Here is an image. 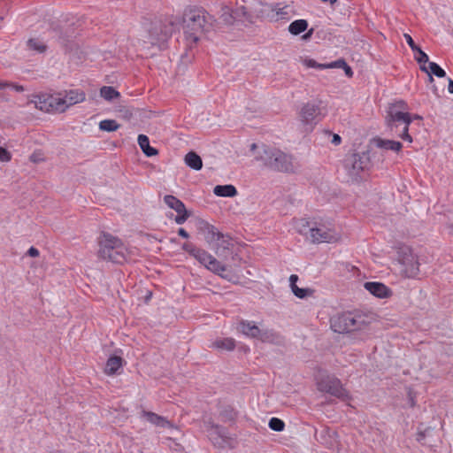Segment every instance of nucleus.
<instances>
[{
    "label": "nucleus",
    "instance_id": "f257e3e1",
    "mask_svg": "<svg viewBox=\"0 0 453 453\" xmlns=\"http://www.w3.org/2000/svg\"><path fill=\"white\" fill-rule=\"evenodd\" d=\"M215 21L214 18L203 8H190L183 17V29L186 40L196 43L208 32Z\"/></svg>",
    "mask_w": 453,
    "mask_h": 453
},
{
    "label": "nucleus",
    "instance_id": "f03ea898",
    "mask_svg": "<svg viewBox=\"0 0 453 453\" xmlns=\"http://www.w3.org/2000/svg\"><path fill=\"white\" fill-rule=\"evenodd\" d=\"M258 149L255 158L273 171L282 173H293L296 166L292 156L276 149L266 146L258 148L256 143L251 144V150Z\"/></svg>",
    "mask_w": 453,
    "mask_h": 453
},
{
    "label": "nucleus",
    "instance_id": "7ed1b4c3",
    "mask_svg": "<svg viewBox=\"0 0 453 453\" xmlns=\"http://www.w3.org/2000/svg\"><path fill=\"white\" fill-rule=\"evenodd\" d=\"M296 231L313 244L334 243L341 239V234L329 224L315 222L311 224L305 219L296 222Z\"/></svg>",
    "mask_w": 453,
    "mask_h": 453
},
{
    "label": "nucleus",
    "instance_id": "20e7f679",
    "mask_svg": "<svg viewBox=\"0 0 453 453\" xmlns=\"http://www.w3.org/2000/svg\"><path fill=\"white\" fill-rule=\"evenodd\" d=\"M99 246L98 256L104 260L123 264L129 257V251L121 240L110 234H103Z\"/></svg>",
    "mask_w": 453,
    "mask_h": 453
},
{
    "label": "nucleus",
    "instance_id": "39448f33",
    "mask_svg": "<svg viewBox=\"0 0 453 453\" xmlns=\"http://www.w3.org/2000/svg\"><path fill=\"white\" fill-rule=\"evenodd\" d=\"M174 27L175 22L172 18L154 19L148 28V42L150 45L161 46L172 36Z\"/></svg>",
    "mask_w": 453,
    "mask_h": 453
},
{
    "label": "nucleus",
    "instance_id": "423d86ee",
    "mask_svg": "<svg viewBox=\"0 0 453 453\" xmlns=\"http://www.w3.org/2000/svg\"><path fill=\"white\" fill-rule=\"evenodd\" d=\"M370 165L371 160L367 152L348 154L343 160L344 170L353 181L358 180Z\"/></svg>",
    "mask_w": 453,
    "mask_h": 453
},
{
    "label": "nucleus",
    "instance_id": "0eeeda50",
    "mask_svg": "<svg viewBox=\"0 0 453 453\" xmlns=\"http://www.w3.org/2000/svg\"><path fill=\"white\" fill-rule=\"evenodd\" d=\"M397 262L400 273L407 278H414L419 273V262L409 247H401L397 250Z\"/></svg>",
    "mask_w": 453,
    "mask_h": 453
},
{
    "label": "nucleus",
    "instance_id": "6e6552de",
    "mask_svg": "<svg viewBox=\"0 0 453 453\" xmlns=\"http://www.w3.org/2000/svg\"><path fill=\"white\" fill-rule=\"evenodd\" d=\"M331 328L339 334H344L355 330H359L365 324L360 316L352 313H342L331 319Z\"/></svg>",
    "mask_w": 453,
    "mask_h": 453
},
{
    "label": "nucleus",
    "instance_id": "1a4fd4ad",
    "mask_svg": "<svg viewBox=\"0 0 453 453\" xmlns=\"http://www.w3.org/2000/svg\"><path fill=\"white\" fill-rule=\"evenodd\" d=\"M386 122L390 130H394L397 128L398 124H403V131L398 134V136L409 142H412V138L409 134V126L412 122L411 116L407 111H403L401 110H388L386 117Z\"/></svg>",
    "mask_w": 453,
    "mask_h": 453
},
{
    "label": "nucleus",
    "instance_id": "9d476101",
    "mask_svg": "<svg viewBox=\"0 0 453 453\" xmlns=\"http://www.w3.org/2000/svg\"><path fill=\"white\" fill-rule=\"evenodd\" d=\"M320 108L317 104H304L298 112V119L303 131L311 132L320 119Z\"/></svg>",
    "mask_w": 453,
    "mask_h": 453
},
{
    "label": "nucleus",
    "instance_id": "9b49d317",
    "mask_svg": "<svg viewBox=\"0 0 453 453\" xmlns=\"http://www.w3.org/2000/svg\"><path fill=\"white\" fill-rule=\"evenodd\" d=\"M317 387L319 391L328 393L335 397L341 399L348 397V392L336 377L329 375L321 377L318 380Z\"/></svg>",
    "mask_w": 453,
    "mask_h": 453
},
{
    "label": "nucleus",
    "instance_id": "f8f14e48",
    "mask_svg": "<svg viewBox=\"0 0 453 453\" xmlns=\"http://www.w3.org/2000/svg\"><path fill=\"white\" fill-rule=\"evenodd\" d=\"M35 107L42 111H59L64 112L65 111V102L62 97L55 96L52 95L42 94L35 96Z\"/></svg>",
    "mask_w": 453,
    "mask_h": 453
},
{
    "label": "nucleus",
    "instance_id": "ddd939ff",
    "mask_svg": "<svg viewBox=\"0 0 453 453\" xmlns=\"http://www.w3.org/2000/svg\"><path fill=\"white\" fill-rule=\"evenodd\" d=\"M190 255L214 273L222 276V273L226 271V267L204 250L192 248L190 249Z\"/></svg>",
    "mask_w": 453,
    "mask_h": 453
},
{
    "label": "nucleus",
    "instance_id": "4468645a",
    "mask_svg": "<svg viewBox=\"0 0 453 453\" xmlns=\"http://www.w3.org/2000/svg\"><path fill=\"white\" fill-rule=\"evenodd\" d=\"M206 428L210 432L209 436L214 444H220V441H226L229 439L227 431L223 426L214 424L211 421H205Z\"/></svg>",
    "mask_w": 453,
    "mask_h": 453
},
{
    "label": "nucleus",
    "instance_id": "2eb2a0df",
    "mask_svg": "<svg viewBox=\"0 0 453 453\" xmlns=\"http://www.w3.org/2000/svg\"><path fill=\"white\" fill-rule=\"evenodd\" d=\"M232 247L233 243L229 235L223 234L222 233L221 237L216 240L211 246L218 257H226Z\"/></svg>",
    "mask_w": 453,
    "mask_h": 453
},
{
    "label": "nucleus",
    "instance_id": "dca6fc26",
    "mask_svg": "<svg viewBox=\"0 0 453 453\" xmlns=\"http://www.w3.org/2000/svg\"><path fill=\"white\" fill-rule=\"evenodd\" d=\"M365 288L379 298H387L391 296L392 291L381 282L368 281L364 284Z\"/></svg>",
    "mask_w": 453,
    "mask_h": 453
},
{
    "label": "nucleus",
    "instance_id": "f3484780",
    "mask_svg": "<svg viewBox=\"0 0 453 453\" xmlns=\"http://www.w3.org/2000/svg\"><path fill=\"white\" fill-rule=\"evenodd\" d=\"M264 12H269L267 15L271 19L277 20L280 19H287L288 17L289 7L287 5L281 7L280 4H266L265 5Z\"/></svg>",
    "mask_w": 453,
    "mask_h": 453
},
{
    "label": "nucleus",
    "instance_id": "a211bd4d",
    "mask_svg": "<svg viewBox=\"0 0 453 453\" xmlns=\"http://www.w3.org/2000/svg\"><path fill=\"white\" fill-rule=\"evenodd\" d=\"M200 232L210 247L214 243V242H216V240H219V238L221 237V233L218 231L215 226L208 223L203 224L200 227Z\"/></svg>",
    "mask_w": 453,
    "mask_h": 453
},
{
    "label": "nucleus",
    "instance_id": "6ab92c4d",
    "mask_svg": "<svg viewBox=\"0 0 453 453\" xmlns=\"http://www.w3.org/2000/svg\"><path fill=\"white\" fill-rule=\"evenodd\" d=\"M142 416L150 424L158 427H171L172 424L164 417L157 415L152 411H143Z\"/></svg>",
    "mask_w": 453,
    "mask_h": 453
},
{
    "label": "nucleus",
    "instance_id": "aec40b11",
    "mask_svg": "<svg viewBox=\"0 0 453 453\" xmlns=\"http://www.w3.org/2000/svg\"><path fill=\"white\" fill-rule=\"evenodd\" d=\"M238 329L246 336L250 338H258L260 328L251 321L242 320L239 323Z\"/></svg>",
    "mask_w": 453,
    "mask_h": 453
},
{
    "label": "nucleus",
    "instance_id": "412c9836",
    "mask_svg": "<svg viewBox=\"0 0 453 453\" xmlns=\"http://www.w3.org/2000/svg\"><path fill=\"white\" fill-rule=\"evenodd\" d=\"M86 96L84 92L80 90H70L63 98L65 110L71 105L83 102Z\"/></svg>",
    "mask_w": 453,
    "mask_h": 453
},
{
    "label": "nucleus",
    "instance_id": "4be33fe9",
    "mask_svg": "<svg viewBox=\"0 0 453 453\" xmlns=\"http://www.w3.org/2000/svg\"><path fill=\"white\" fill-rule=\"evenodd\" d=\"M137 142L141 150L147 157H153L158 154V150L150 145V141L147 135L139 134Z\"/></svg>",
    "mask_w": 453,
    "mask_h": 453
},
{
    "label": "nucleus",
    "instance_id": "5701e85b",
    "mask_svg": "<svg viewBox=\"0 0 453 453\" xmlns=\"http://www.w3.org/2000/svg\"><path fill=\"white\" fill-rule=\"evenodd\" d=\"M123 359L118 356L110 357L106 362L104 372L108 375H113L122 366Z\"/></svg>",
    "mask_w": 453,
    "mask_h": 453
},
{
    "label": "nucleus",
    "instance_id": "b1692460",
    "mask_svg": "<svg viewBox=\"0 0 453 453\" xmlns=\"http://www.w3.org/2000/svg\"><path fill=\"white\" fill-rule=\"evenodd\" d=\"M184 161L186 165L193 170L199 171L203 167L201 157L194 151H190L186 154Z\"/></svg>",
    "mask_w": 453,
    "mask_h": 453
},
{
    "label": "nucleus",
    "instance_id": "393cba45",
    "mask_svg": "<svg viewBox=\"0 0 453 453\" xmlns=\"http://www.w3.org/2000/svg\"><path fill=\"white\" fill-rule=\"evenodd\" d=\"M164 202L165 204L174 210L178 214H180L181 212H185L186 207L185 204L177 197L172 195H166L164 197Z\"/></svg>",
    "mask_w": 453,
    "mask_h": 453
},
{
    "label": "nucleus",
    "instance_id": "a878e982",
    "mask_svg": "<svg viewBox=\"0 0 453 453\" xmlns=\"http://www.w3.org/2000/svg\"><path fill=\"white\" fill-rule=\"evenodd\" d=\"M213 193L217 196L234 197L237 195V190L233 185H217L213 189Z\"/></svg>",
    "mask_w": 453,
    "mask_h": 453
},
{
    "label": "nucleus",
    "instance_id": "bb28decb",
    "mask_svg": "<svg viewBox=\"0 0 453 453\" xmlns=\"http://www.w3.org/2000/svg\"><path fill=\"white\" fill-rule=\"evenodd\" d=\"M211 348L225 350H233L235 348V341L233 338L217 339L211 344Z\"/></svg>",
    "mask_w": 453,
    "mask_h": 453
},
{
    "label": "nucleus",
    "instance_id": "cd10ccee",
    "mask_svg": "<svg viewBox=\"0 0 453 453\" xmlns=\"http://www.w3.org/2000/svg\"><path fill=\"white\" fill-rule=\"evenodd\" d=\"M376 146L381 149L389 150L393 151H399L402 149V143L400 142L392 140H383L378 138L375 140Z\"/></svg>",
    "mask_w": 453,
    "mask_h": 453
},
{
    "label": "nucleus",
    "instance_id": "c85d7f7f",
    "mask_svg": "<svg viewBox=\"0 0 453 453\" xmlns=\"http://www.w3.org/2000/svg\"><path fill=\"white\" fill-rule=\"evenodd\" d=\"M308 27V22L305 19H296L290 23L288 31L294 35H297L304 32Z\"/></svg>",
    "mask_w": 453,
    "mask_h": 453
},
{
    "label": "nucleus",
    "instance_id": "c756f323",
    "mask_svg": "<svg viewBox=\"0 0 453 453\" xmlns=\"http://www.w3.org/2000/svg\"><path fill=\"white\" fill-rule=\"evenodd\" d=\"M235 20H239L242 22L244 21H251L252 15L247 10V8L243 5L238 6L234 10Z\"/></svg>",
    "mask_w": 453,
    "mask_h": 453
},
{
    "label": "nucleus",
    "instance_id": "7c9ffc66",
    "mask_svg": "<svg viewBox=\"0 0 453 453\" xmlns=\"http://www.w3.org/2000/svg\"><path fill=\"white\" fill-rule=\"evenodd\" d=\"M220 420L223 422L234 421L236 418V412L232 406H225L219 411Z\"/></svg>",
    "mask_w": 453,
    "mask_h": 453
},
{
    "label": "nucleus",
    "instance_id": "2f4dec72",
    "mask_svg": "<svg viewBox=\"0 0 453 453\" xmlns=\"http://www.w3.org/2000/svg\"><path fill=\"white\" fill-rule=\"evenodd\" d=\"M433 75L436 77L442 78L446 75L445 71L436 63L429 62V81L433 82L434 78Z\"/></svg>",
    "mask_w": 453,
    "mask_h": 453
},
{
    "label": "nucleus",
    "instance_id": "473e14b6",
    "mask_svg": "<svg viewBox=\"0 0 453 453\" xmlns=\"http://www.w3.org/2000/svg\"><path fill=\"white\" fill-rule=\"evenodd\" d=\"M220 18L226 24H233L235 21L234 11L226 5L221 7Z\"/></svg>",
    "mask_w": 453,
    "mask_h": 453
},
{
    "label": "nucleus",
    "instance_id": "72a5a7b5",
    "mask_svg": "<svg viewBox=\"0 0 453 453\" xmlns=\"http://www.w3.org/2000/svg\"><path fill=\"white\" fill-rule=\"evenodd\" d=\"M100 95L107 101H111L119 96V93L112 87L104 86L100 89Z\"/></svg>",
    "mask_w": 453,
    "mask_h": 453
},
{
    "label": "nucleus",
    "instance_id": "f704fd0d",
    "mask_svg": "<svg viewBox=\"0 0 453 453\" xmlns=\"http://www.w3.org/2000/svg\"><path fill=\"white\" fill-rule=\"evenodd\" d=\"M99 128L102 131L113 132L119 128V125L114 119H104L100 121Z\"/></svg>",
    "mask_w": 453,
    "mask_h": 453
},
{
    "label": "nucleus",
    "instance_id": "c9c22d12",
    "mask_svg": "<svg viewBox=\"0 0 453 453\" xmlns=\"http://www.w3.org/2000/svg\"><path fill=\"white\" fill-rule=\"evenodd\" d=\"M291 290L296 297L301 299L312 296L314 293V290L311 288H300L296 285H294V288H291Z\"/></svg>",
    "mask_w": 453,
    "mask_h": 453
},
{
    "label": "nucleus",
    "instance_id": "e433bc0d",
    "mask_svg": "<svg viewBox=\"0 0 453 453\" xmlns=\"http://www.w3.org/2000/svg\"><path fill=\"white\" fill-rule=\"evenodd\" d=\"M27 45L31 50H36L38 52H43L46 50V46L38 39L28 40Z\"/></svg>",
    "mask_w": 453,
    "mask_h": 453
},
{
    "label": "nucleus",
    "instance_id": "4c0bfd02",
    "mask_svg": "<svg viewBox=\"0 0 453 453\" xmlns=\"http://www.w3.org/2000/svg\"><path fill=\"white\" fill-rule=\"evenodd\" d=\"M269 427L273 431L281 432L285 427V424L278 418H272L269 421Z\"/></svg>",
    "mask_w": 453,
    "mask_h": 453
},
{
    "label": "nucleus",
    "instance_id": "58836bf2",
    "mask_svg": "<svg viewBox=\"0 0 453 453\" xmlns=\"http://www.w3.org/2000/svg\"><path fill=\"white\" fill-rule=\"evenodd\" d=\"M275 334L272 330H262L260 329V334L257 339L262 342H273L275 339Z\"/></svg>",
    "mask_w": 453,
    "mask_h": 453
},
{
    "label": "nucleus",
    "instance_id": "ea45409f",
    "mask_svg": "<svg viewBox=\"0 0 453 453\" xmlns=\"http://www.w3.org/2000/svg\"><path fill=\"white\" fill-rule=\"evenodd\" d=\"M415 54V59L419 64H427L428 63V56L418 46V49L414 51Z\"/></svg>",
    "mask_w": 453,
    "mask_h": 453
},
{
    "label": "nucleus",
    "instance_id": "a19ab883",
    "mask_svg": "<svg viewBox=\"0 0 453 453\" xmlns=\"http://www.w3.org/2000/svg\"><path fill=\"white\" fill-rule=\"evenodd\" d=\"M303 64L309 68L326 69V64H319L311 58L303 59Z\"/></svg>",
    "mask_w": 453,
    "mask_h": 453
},
{
    "label": "nucleus",
    "instance_id": "79ce46f5",
    "mask_svg": "<svg viewBox=\"0 0 453 453\" xmlns=\"http://www.w3.org/2000/svg\"><path fill=\"white\" fill-rule=\"evenodd\" d=\"M401 110L403 111H405L408 110V105L403 100H399L395 102L394 104H391L388 107V110Z\"/></svg>",
    "mask_w": 453,
    "mask_h": 453
},
{
    "label": "nucleus",
    "instance_id": "37998d69",
    "mask_svg": "<svg viewBox=\"0 0 453 453\" xmlns=\"http://www.w3.org/2000/svg\"><path fill=\"white\" fill-rule=\"evenodd\" d=\"M346 61L343 58H339L335 61L330 62L328 64H326V69H331V68H343L345 65Z\"/></svg>",
    "mask_w": 453,
    "mask_h": 453
},
{
    "label": "nucleus",
    "instance_id": "c03bdc74",
    "mask_svg": "<svg viewBox=\"0 0 453 453\" xmlns=\"http://www.w3.org/2000/svg\"><path fill=\"white\" fill-rule=\"evenodd\" d=\"M12 158L11 153L4 148L0 147V161L9 162Z\"/></svg>",
    "mask_w": 453,
    "mask_h": 453
},
{
    "label": "nucleus",
    "instance_id": "a18cd8bd",
    "mask_svg": "<svg viewBox=\"0 0 453 453\" xmlns=\"http://www.w3.org/2000/svg\"><path fill=\"white\" fill-rule=\"evenodd\" d=\"M189 214L188 213L187 210H185V212H181L180 214H178L175 217V222L179 225L183 224L188 218Z\"/></svg>",
    "mask_w": 453,
    "mask_h": 453
},
{
    "label": "nucleus",
    "instance_id": "49530a36",
    "mask_svg": "<svg viewBox=\"0 0 453 453\" xmlns=\"http://www.w3.org/2000/svg\"><path fill=\"white\" fill-rule=\"evenodd\" d=\"M403 36H404V38L406 40V42L408 43V45L412 50V51H415L416 49H418V45L414 42L412 37L410 35H408V34H404Z\"/></svg>",
    "mask_w": 453,
    "mask_h": 453
},
{
    "label": "nucleus",
    "instance_id": "de8ad7c7",
    "mask_svg": "<svg viewBox=\"0 0 453 453\" xmlns=\"http://www.w3.org/2000/svg\"><path fill=\"white\" fill-rule=\"evenodd\" d=\"M27 255L32 257H36L39 256V250L35 247H30L27 250Z\"/></svg>",
    "mask_w": 453,
    "mask_h": 453
},
{
    "label": "nucleus",
    "instance_id": "09e8293b",
    "mask_svg": "<svg viewBox=\"0 0 453 453\" xmlns=\"http://www.w3.org/2000/svg\"><path fill=\"white\" fill-rule=\"evenodd\" d=\"M343 71L345 73V74L349 77V78H351L353 76V71L351 69V67L346 63L345 65L343 66Z\"/></svg>",
    "mask_w": 453,
    "mask_h": 453
},
{
    "label": "nucleus",
    "instance_id": "8fccbe9b",
    "mask_svg": "<svg viewBox=\"0 0 453 453\" xmlns=\"http://www.w3.org/2000/svg\"><path fill=\"white\" fill-rule=\"evenodd\" d=\"M341 142H342L341 136L339 134H334L331 142L334 145H339L341 143Z\"/></svg>",
    "mask_w": 453,
    "mask_h": 453
},
{
    "label": "nucleus",
    "instance_id": "3c124183",
    "mask_svg": "<svg viewBox=\"0 0 453 453\" xmlns=\"http://www.w3.org/2000/svg\"><path fill=\"white\" fill-rule=\"evenodd\" d=\"M298 280V276L296 274H292L289 277L290 288H293L294 285H296V281Z\"/></svg>",
    "mask_w": 453,
    "mask_h": 453
},
{
    "label": "nucleus",
    "instance_id": "603ef678",
    "mask_svg": "<svg viewBox=\"0 0 453 453\" xmlns=\"http://www.w3.org/2000/svg\"><path fill=\"white\" fill-rule=\"evenodd\" d=\"M11 88H13L17 92H23L25 90L23 86L14 84V83H12Z\"/></svg>",
    "mask_w": 453,
    "mask_h": 453
},
{
    "label": "nucleus",
    "instance_id": "864d4df0",
    "mask_svg": "<svg viewBox=\"0 0 453 453\" xmlns=\"http://www.w3.org/2000/svg\"><path fill=\"white\" fill-rule=\"evenodd\" d=\"M178 234H179L180 236H181V237H183L185 239L189 237L188 232L184 228H180L178 230Z\"/></svg>",
    "mask_w": 453,
    "mask_h": 453
},
{
    "label": "nucleus",
    "instance_id": "5fc2aeb1",
    "mask_svg": "<svg viewBox=\"0 0 453 453\" xmlns=\"http://www.w3.org/2000/svg\"><path fill=\"white\" fill-rule=\"evenodd\" d=\"M11 85H12L11 82L0 81V89H4V88H11Z\"/></svg>",
    "mask_w": 453,
    "mask_h": 453
},
{
    "label": "nucleus",
    "instance_id": "6e6d98bb",
    "mask_svg": "<svg viewBox=\"0 0 453 453\" xmlns=\"http://www.w3.org/2000/svg\"><path fill=\"white\" fill-rule=\"evenodd\" d=\"M427 64H429V62ZM420 69L429 75V65H426V64L422 63L420 64Z\"/></svg>",
    "mask_w": 453,
    "mask_h": 453
},
{
    "label": "nucleus",
    "instance_id": "4d7b16f0",
    "mask_svg": "<svg viewBox=\"0 0 453 453\" xmlns=\"http://www.w3.org/2000/svg\"><path fill=\"white\" fill-rule=\"evenodd\" d=\"M194 248L190 243H185L183 249L190 254V249Z\"/></svg>",
    "mask_w": 453,
    "mask_h": 453
},
{
    "label": "nucleus",
    "instance_id": "13d9d810",
    "mask_svg": "<svg viewBox=\"0 0 453 453\" xmlns=\"http://www.w3.org/2000/svg\"><path fill=\"white\" fill-rule=\"evenodd\" d=\"M448 89L450 94H453V81L451 79H449Z\"/></svg>",
    "mask_w": 453,
    "mask_h": 453
},
{
    "label": "nucleus",
    "instance_id": "bf43d9fd",
    "mask_svg": "<svg viewBox=\"0 0 453 453\" xmlns=\"http://www.w3.org/2000/svg\"><path fill=\"white\" fill-rule=\"evenodd\" d=\"M312 33H313V29L311 28L303 36V38L304 40L309 39L311 36Z\"/></svg>",
    "mask_w": 453,
    "mask_h": 453
},
{
    "label": "nucleus",
    "instance_id": "052dcab7",
    "mask_svg": "<svg viewBox=\"0 0 453 453\" xmlns=\"http://www.w3.org/2000/svg\"><path fill=\"white\" fill-rule=\"evenodd\" d=\"M424 437H425V434L423 432H420V433L418 434L417 440L418 441H421V440L424 439Z\"/></svg>",
    "mask_w": 453,
    "mask_h": 453
},
{
    "label": "nucleus",
    "instance_id": "680f3d73",
    "mask_svg": "<svg viewBox=\"0 0 453 453\" xmlns=\"http://www.w3.org/2000/svg\"><path fill=\"white\" fill-rule=\"evenodd\" d=\"M411 119H422V117H421V116H419V115H418V114H415V115H413V116L411 117Z\"/></svg>",
    "mask_w": 453,
    "mask_h": 453
},
{
    "label": "nucleus",
    "instance_id": "e2e57ef3",
    "mask_svg": "<svg viewBox=\"0 0 453 453\" xmlns=\"http://www.w3.org/2000/svg\"><path fill=\"white\" fill-rule=\"evenodd\" d=\"M321 2H329L331 4H334L337 0H320Z\"/></svg>",
    "mask_w": 453,
    "mask_h": 453
},
{
    "label": "nucleus",
    "instance_id": "0e129e2a",
    "mask_svg": "<svg viewBox=\"0 0 453 453\" xmlns=\"http://www.w3.org/2000/svg\"><path fill=\"white\" fill-rule=\"evenodd\" d=\"M0 97L4 101H8V98L4 94H1Z\"/></svg>",
    "mask_w": 453,
    "mask_h": 453
},
{
    "label": "nucleus",
    "instance_id": "69168bd1",
    "mask_svg": "<svg viewBox=\"0 0 453 453\" xmlns=\"http://www.w3.org/2000/svg\"><path fill=\"white\" fill-rule=\"evenodd\" d=\"M143 47H146V43H149L148 42H146L145 40H143Z\"/></svg>",
    "mask_w": 453,
    "mask_h": 453
},
{
    "label": "nucleus",
    "instance_id": "338daca9",
    "mask_svg": "<svg viewBox=\"0 0 453 453\" xmlns=\"http://www.w3.org/2000/svg\"><path fill=\"white\" fill-rule=\"evenodd\" d=\"M451 228V230L453 231V223L450 225L449 226Z\"/></svg>",
    "mask_w": 453,
    "mask_h": 453
}]
</instances>
